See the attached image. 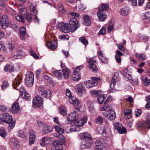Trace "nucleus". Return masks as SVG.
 I'll use <instances>...</instances> for the list:
<instances>
[{
    "label": "nucleus",
    "mask_w": 150,
    "mask_h": 150,
    "mask_svg": "<svg viewBox=\"0 0 150 150\" xmlns=\"http://www.w3.org/2000/svg\"><path fill=\"white\" fill-rule=\"evenodd\" d=\"M79 137L80 139L83 140L81 146L82 149H85L89 147L92 145V138L91 135L87 133H81L79 135Z\"/></svg>",
    "instance_id": "nucleus-1"
},
{
    "label": "nucleus",
    "mask_w": 150,
    "mask_h": 150,
    "mask_svg": "<svg viewBox=\"0 0 150 150\" xmlns=\"http://www.w3.org/2000/svg\"><path fill=\"white\" fill-rule=\"evenodd\" d=\"M79 112L73 111L68 116L67 121V123L68 124H71L72 122L75 123L77 120L81 118V115L79 113Z\"/></svg>",
    "instance_id": "nucleus-2"
},
{
    "label": "nucleus",
    "mask_w": 150,
    "mask_h": 150,
    "mask_svg": "<svg viewBox=\"0 0 150 150\" xmlns=\"http://www.w3.org/2000/svg\"><path fill=\"white\" fill-rule=\"evenodd\" d=\"M25 81L26 85L28 87L32 86L34 83V75L31 72H29L25 76Z\"/></svg>",
    "instance_id": "nucleus-3"
},
{
    "label": "nucleus",
    "mask_w": 150,
    "mask_h": 150,
    "mask_svg": "<svg viewBox=\"0 0 150 150\" xmlns=\"http://www.w3.org/2000/svg\"><path fill=\"white\" fill-rule=\"evenodd\" d=\"M100 78L96 77H91V80H88L86 81L85 86L86 87L90 88L96 86L98 85V82L100 80Z\"/></svg>",
    "instance_id": "nucleus-4"
},
{
    "label": "nucleus",
    "mask_w": 150,
    "mask_h": 150,
    "mask_svg": "<svg viewBox=\"0 0 150 150\" xmlns=\"http://www.w3.org/2000/svg\"><path fill=\"white\" fill-rule=\"evenodd\" d=\"M33 106L35 108H41L43 105V99L39 96L34 97L33 101Z\"/></svg>",
    "instance_id": "nucleus-5"
},
{
    "label": "nucleus",
    "mask_w": 150,
    "mask_h": 150,
    "mask_svg": "<svg viewBox=\"0 0 150 150\" xmlns=\"http://www.w3.org/2000/svg\"><path fill=\"white\" fill-rule=\"evenodd\" d=\"M57 27L59 29L61 30L62 31L65 33H67L70 31H71V28L69 24L68 23H60L57 25Z\"/></svg>",
    "instance_id": "nucleus-6"
},
{
    "label": "nucleus",
    "mask_w": 150,
    "mask_h": 150,
    "mask_svg": "<svg viewBox=\"0 0 150 150\" xmlns=\"http://www.w3.org/2000/svg\"><path fill=\"white\" fill-rule=\"evenodd\" d=\"M4 122L8 124V127L10 129H13L15 125V121H13L12 117L8 114L6 113Z\"/></svg>",
    "instance_id": "nucleus-7"
},
{
    "label": "nucleus",
    "mask_w": 150,
    "mask_h": 150,
    "mask_svg": "<svg viewBox=\"0 0 150 150\" xmlns=\"http://www.w3.org/2000/svg\"><path fill=\"white\" fill-rule=\"evenodd\" d=\"M69 25L71 28V32H74L79 28V25L78 21L74 17L72 18L70 20Z\"/></svg>",
    "instance_id": "nucleus-8"
},
{
    "label": "nucleus",
    "mask_w": 150,
    "mask_h": 150,
    "mask_svg": "<svg viewBox=\"0 0 150 150\" xmlns=\"http://www.w3.org/2000/svg\"><path fill=\"white\" fill-rule=\"evenodd\" d=\"M83 68V66H80L78 67L73 71V74L72 75V79L74 81H77L81 79V76L79 73L81 69Z\"/></svg>",
    "instance_id": "nucleus-9"
},
{
    "label": "nucleus",
    "mask_w": 150,
    "mask_h": 150,
    "mask_svg": "<svg viewBox=\"0 0 150 150\" xmlns=\"http://www.w3.org/2000/svg\"><path fill=\"white\" fill-rule=\"evenodd\" d=\"M76 92L78 95L81 97L85 94L86 91L85 88L82 83L77 84L76 86Z\"/></svg>",
    "instance_id": "nucleus-10"
},
{
    "label": "nucleus",
    "mask_w": 150,
    "mask_h": 150,
    "mask_svg": "<svg viewBox=\"0 0 150 150\" xmlns=\"http://www.w3.org/2000/svg\"><path fill=\"white\" fill-rule=\"evenodd\" d=\"M11 112L13 114H16L19 113L20 112L19 104L18 103L13 104L12 107Z\"/></svg>",
    "instance_id": "nucleus-11"
},
{
    "label": "nucleus",
    "mask_w": 150,
    "mask_h": 150,
    "mask_svg": "<svg viewBox=\"0 0 150 150\" xmlns=\"http://www.w3.org/2000/svg\"><path fill=\"white\" fill-rule=\"evenodd\" d=\"M88 62L89 63L90 68L91 70L93 72H96L97 68L95 64L96 61L92 59H89L88 60Z\"/></svg>",
    "instance_id": "nucleus-12"
},
{
    "label": "nucleus",
    "mask_w": 150,
    "mask_h": 150,
    "mask_svg": "<svg viewBox=\"0 0 150 150\" xmlns=\"http://www.w3.org/2000/svg\"><path fill=\"white\" fill-rule=\"evenodd\" d=\"M22 78L21 76L18 75L13 82V85L14 88L18 90L16 87L20 85L21 83Z\"/></svg>",
    "instance_id": "nucleus-13"
},
{
    "label": "nucleus",
    "mask_w": 150,
    "mask_h": 150,
    "mask_svg": "<svg viewBox=\"0 0 150 150\" xmlns=\"http://www.w3.org/2000/svg\"><path fill=\"white\" fill-rule=\"evenodd\" d=\"M97 16L100 21H104L107 17V15L105 12L103 11H98Z\"/></svg>",
    "instance_id": "nucleus-14"
},
{
    "label": "nucleus",
    "mask_w": 150,
    "mask_h": 150,
    "mask_svg": "<svg viewBox=\"0 0 150 150\" xmlns=\"http://www.w3.org/2000/svg\"><path fill=\"white\" fill-rule=\"evenodd\" d=\"M22 89H23L24 91H20V93L22 97L27 100H30L31 98L30 96L24 89V88H22Z\"/></svg>",
    "instance_id": "nucleus-15"
},
{
    "label": "nucleus",
    "mask_w": 150,
    "mask_h": 150,
    "mask_svg": "<svg viewBox=\"0 0 150 150\" xmlns=\"http://www.w3.org/2000/svg\"><path fill=\"white\" fill-rule=\"evenodd\" d=\"M36 137V133L33 130H31L30 132L29 144L32 145L34 143Z\"/></svg>",
    "instance_id": "nucleus-16"
},
{
    "label": "nucleus",
    "mask_w": 150,
    "mask_h": 150,
    "mask_svg": "<svg viewBox=\"0 0 150 150\" xmlns=\"http://www.w3.org/2000/svg\"><path fill=\"white\" fill-rule=\"evenodd\" d=\"M65 142V140L64 137L62 138V139L56 140L53 142V145L55 146H62Z\"/></svg>",
    "instance_id": "nucleus-17"
},
{
    "label": "nucleus",
    "mask_w": 150,
    "mask_h": 150,
    "mask_svg": "<svg viewBox=\"0 0 150 150\" xmlns=\"http://www.w3.org/2000/svg\"><path fill=\"white\" fill-rule=\"evenodd\" d=\"M45 45L51 49L54 50L57 47V43L56 41H52L50 42H47Z\"/></svg>",
    "instance_id": "nucleus-18"
},
{
    "label": "nucleus",
    "mask_w": 150,
    "mask_h": 150,
    "mask_svg": "<svg viewBox=\"0 0 150 150\" xmlns=\"http://www.w3.org/2000/svg\"><path fill=\"white\" fill-rule=\"evenodd\" d=\"M87 122V117H84L83 119H81L80 120H77L76 122L74 123L76 126H81L84 125Z\"/></svg>",
    "instance_id": "nucleus-19"
},
{
    "label": "nucleus",
    "mask_w": 150,
    "mask_h": 150,
    "mask_svg": "<svg viewBox=\"0 0 150 150\" xmlns=\"http://www.w3.org/2000/svg\"><path fill=\"white\" fill-rule=\"evenodd\" d=\"M110 100L107 98L105 102L104 105L100 108V110L101 111H108L110 110V106L109 105L107 104Z\"/></svg>",
    "instance_id": "nucleus-20"
},
{
    "label": "nucleus",
    "mask_w": 150,
    "mask_h": 150,
    "mask_svg": "<svg viewBox=\"0 0 150 150\" xmlns=\"http://www.w3.org/2000/svg\"><path fill=\"white\" fill-rule=\"evenodd\" d=\"M142 18L145 20L144 23H148L150 21V13L146 12L143 14Z\"/></svg>",
    "instance_id": "nucleus-21"
},
{
    "label": "nucleus",
    "mask_w": 150,
    "mask_h": 150,
    "mask_svg": "<svg viewBox=\"0 0 150 150\" xmlns=\"http://www.w3.org/2000/svg\"><path fill=\"white\" fill-rule=\"evenodd\" d=\"M123 54L122 52L119 50L116 51L115 55V58L116 61L118 63H120L121 61V56H122Z\"/></svg>",
    "instance_id": "nucleus-22"
},
{
    "label": "nucleus",
    "mask_w": 150,
    "mask_h": 150,
    "mask_svg": "<svg viewBox=\"0 0 150 150\" xmlns=\"http://www.w3.org/2000/svg\"><path fill=\"white\" fill-rule=\"evenodd\" d=\"M132 110L131 109H127L124 110L123 113L125 115V117L126 119H129L132 116Z\"/></svg>",
    "instance_id": "nucleus-23"
},
{
    "label": "nucleus",
    "mask_w": 150,
    "mask_h": 150,
    "mask_svg": "<svg viewBox=\"0 0 150 150\" xmlns=\"http://www.w3.org/2000/svg\"><path fill=\"white\" fill-rule=\"evenodd\" d=\"M42 77L46 81L49 83L51 86H52L54 85L53 81L49 76L47 75H43Z\"/></svg>",
    "instance_id": "nucleus-24"
},
{
    "label": "nucleus",
    "mask_w": 150,
    "mask_h": 150,
    "mask_svg": "<svg viewBox=\"0 0 150 150\" xmlns=\"http://www.w3.org/2000/svg\"><path fill=\"white\" fill-rule=\"evenodd\" d=\"M53 75L59 80L61 79L63 76L62 71L61 70H57L52 72Z\"/></svg>",
    "instance_id": "nucleus-25"
},
{
    "label": "nucleus",
    "mask_w": 150,
    "mask_h": 150,
    "mask_svg": "<svg viewBox=\"0 0 150 150\" xmlns=\"http://www.w3.org/2000/svg\"><path fill=\"white\" fill-rule=\"evenodd\" d=\"M111 135V132L110 129L108 127L105 126V128L104 132L103 135L106 137H110Z\"/></svg>",
    "instance_id": "nucleus-26"
},
{
    "label": "nucleus",
    "mask_w": 150,
    "mask_h": 150,
    "mask_svg": "<svg viewBox=\"0 0 150 150\" xmlns=\"http://www.w3.org/2000/svg\"><path fill=\"white\" fill-rule=\"evenodd\" d=\"M109 8V5L108 4H102L98 7V11H104L107 10Z\"/></svg>",
    "instance_id": "nucleus-27"
},
{
    "label": "nucleus",
    "mask_w": 150,
    "mask_h": 150,
    "mask_svg": "<svg viewBox=\"0 0 150 150\" xmlns=\"http://www.w3.org/2000/svg\"><path fill=\"white\" fill-rule=\"evenodd\" d=\"M69 99L70 103L73 104L74 105H77L79 103V101L74 96H72L70 98H69Z\"/></svg>",
    "instance_id": "nucleus-28"
},
{
    "label": "nucleus",
    "mask_w": 150,
    "mask_h": 150,
    "mask_svg": "<svg viewBox=\"0 0 150 150\" xmlns=\"http://www.w3.org/2000/svg\"><path fill=\"white\" fill-rule=\"evenodd\" d=\"M143 83L145 86H148L150 84V79L144 76H142Z\"/></svg>",
    "instance_id": "nucleus-29"
},
{
    "label": "nucleus",
    "mask_w": 150,
    "mask_h": 150,
    "mask_svg": "<svg viewBox=\"0 0 150 150\" xmlns=\"http://www.w3.org/2000/svg\"><path fill=\"white\" fill-rule=\"evenodd\" d=\"M83 23L84 24L87 26L91 24V21L88 16L85 15L83 17Z\"/></svg>",
    "instance_id": "nucleus-30"
},
{
    "label": "nucleus",
    "mask_w": 150,
    "mask_h": 150,
    "mask_svg": "<svg viewBox=\"0 0 150 150\" xmlns=\"http://www.w3.org/2000/svg\"><path fill=\"white\" fill-rule=\"evenodd\" d=\"M10 141L11 142L10 144L11 146L16 148L19 145V142L16 139H11Z\"/></svg>",
    "instance_id": "nucleus-31"
},
{
    "label": "nucleus",
    "mask_w": 150,
    "mask_h": 150,
    "mask_svg": "<svg viewBox=\"0 0 150 150\" xmlns=\"http://www.w3.org/2000/svg\"><path fill=\"white\" fill-rule=\"evenodd\" d=\"M95 146H100L105 144V139L100 138L97 139L95 142Z\"/></svg>",
    "instance_id": "nucleus-32"
},
{
    "label": "nucleus",
    "mask_w": 150,
    "mask_h": 150,
    "mask_svg": "<svg viewBox=\"0 0 150 150\" xmlns=\"http://www.w3.org/2000/svg\"><path fill=\"white\" fill-rule=\"evenodd\" d=\"M116 117L115 113L113 110H111L110 112L108 114V119L110 120H112L114 119Z\"/></svg>",
    "instance_id": "nucleus-33"
},
{
    "label": "nucleus",
    "mask_w": 150,
    "mask_h": 150,
    "mask_svg": "<svg viewBox=\"0 0 150 150\" xmlns=\"http://www.w3.org/2000/svg\"><path fill=\"white\" fill-rule=\"evenodd\" d=\"M106 95H99L97 98L99 104H102L104 102L105 99L106 97Z\"/></svg>",
    "instance_id": "nucleus-34"
},
{
    "label": "nucleus",
    "mask_w": 150,
    "mask_h": 150,
    "mask_svg": "<svg viewBox=\"0 0 150 150\" xmlns=\"http://www.w3.org/2000/svg\"><path fill=\"white\" fill-rule=\"evenodd\" d=\"M128 8L126 7H124L121 10L120 13L122 16H126L128 14Z\"/></svg>",
    "instance_id": "nucleus-35"
},
{
    "label": "nucleus",
    "mask_w": 150,
    "mask_h": 150,
    "mask_svg": "<svg viewBox=\"0 0 150 150\" xmlns=\"http://www.w3.org/2000/svg\"><path fill=\"white\" fill-rule=\"evenodd\" d=\"M137 127L140 130H142L143 128H147L144 122L138 123L137 124Z\"/></svg>",
    "instance_id": "nucleus-36"
},
{
    "label": "nucleus",
    "mask_w": 150,
    "mask_h": 150,
    "mask_svg": "<svg viewBox=\"0 0 150 150\" xmlns=\"http://www.w3.org/2000/svg\"><path fill=\"white\" fill-rule=\"evenodd\" d=\"M75 127L74 126H70L67 127L66 129V132L67 133H71L76 131Z\"/></svg>",
    "instance_id": "nucleus-37"
},
{
    "label": "nucleus",
    "mask_w": 150,
    "mask_h": 150,
    "mask_svg": "<svg viewBox=\"0 0 150 150\" xmlns=\"http://www.w3.org/2000/svg\"><path fill=\"white\" fill-rule=\"evenodd\" d=\"M99 58L103 63H107L108 62V59L104 57L102 52H100L98 54Z\"/></svg>",
    "instance_id": "nucleus-38"
},
{
    "label": "nucleus",
    "mask_w": 150,
    "mask_h": 150,
    "mask_svg": "<svg viewBox=\"0 0 150 150\" xmlns=\"http://www.w3.org/2000/svg\"><path fill=\"white\" fill-rule=\"evenodd\" d=\"M105 127V126L103 125L99 126L97 127V131L99 134H101L103 135V134L104 132Z\"/></svg>",
    "instance_id": "nucleus-39"
},
{
    "label": "nucleus",
    "mask_w": 150,
    "mask_h": 150,
    "mask_svg": "<svg viewBox=\"0 0 150 150\" xmlns=\"http://www.w3.org/2000/svg\"><path fill=\"white\" fill-rule=\"evenodd\" d=\"M135 56L140 61H142L145 59V56L142 54H139L137 53H136Z\"/></svg>",
    "instance_id": "nucleus-40"
},
{
    "label": "nucleus",
    "mask_w": 150,
    "mask_h": 150,
    "mask_svg": "<svg viewBox=\"0 0 150 150\" xmlns=\"http://www.w3.org/2000/svg\"><path fill=\"white\" fill-rule=\"evenodd\" d=\"M62 72L63 73V75L64 78L65 79L67 78L70 74L69 69L68 68H67L62 70Z\"/></svg>",
    "instance_id": "nucleus-41"
},
{
    "label": "nucleus",
    "mask_w": 150,
    "mask_h": 150,
    "mask_svg": "<svg viewBox=\"0 0 150 150\" xmlns=\"http://www.w3.org/2000/svg\"><path fill=\"white\" fill-rule=\"evenodd\" d=\"M59 112L61 114L64 116L67 114V112L66 108L63 106H61L59 109Z\"/></svg>",
    "instance_id": "nucleus-42"
},
{
    "label": "nucleus",
    "mask_w": 150,
    "mask_h": 150,
    "mask_svg": "<svg viewBox=\"0 0 150 150\" xmlns=\"http://www.w3.org/2000/svg\"><path fill=\"white\" fill-rule=\"evenodd\" d=\"M123 75L125 79L127 81H129L130 83H132L133 82V80L131 79V74L125 73L123 74Z\"/></svg>",
    "instance_id": "nucleus-43"
},
{
    "label": "nucleus",
    "mask_w": 150,
    "mask_h": 150,
    "mask_svg": "<svg viewBox=\"0 0 150 150\" xmlns=\"http://www.w3.org/2000/svg\"><path fill=\"white\" fill-rule=\"evenodd\" d=\"M6 131L3 127L0 128V136L3 138L5 137L6 135Z\"/></svg>",
    "instance_id": "nucleus-44"
},
{
    "label": "nucleus",
    "mask_w": 150,
    "mask_h": 150,
    "mask_svg": "<svg viewBox=\"0 0 150 150\" xmlns=\"http://www.w3.org/2000/svg\"><path fill=\"white\" fill-rule=\"evenodd\" d=\"M144 122L147 127V128H150V115H148L146 118V119Z\"/></svg>",
    "instance_id": "nucleus-45"
},
{
    "label": "nucleus",
    "mask_w": 150,
    "mask_h": 150,
    "mask_svg": "<svg viewBox=\"0 0 150 150\" xmlns=\"http://www.w3.org/2000/svg\"><path fill=\"white\" fill-rule=\"evenodd\" d=\"M0 21H2L3 22H5L6 23L9 24V21L8 17V16L6 15H3L1 18V19L0 20Z\"/></svg>",
    "instance_id": "nucleus-46"
},
{
    "label": "nucleus",
    "mask_w": 150,
    "mask_h": 150,
    "mask_svg": "<svg viewBox=\"0 0 150 150\" xmlns=\"http://www.w3.org/2000/svg\"><path fill=\"white\" fill-rule=\"evenodd\" d=\"M51 95V91L50 90H47L45 91L44 95H43V97L46 98H50Z\"/></svg>",
    "instance_id": "nucleus-47"
},
{
    "label": "nucleus",
    "mask_w": 150,
    "mask_h": 150,
    "mask_svg": "<svg viewBox=\"0 0 150 150\" xmlns=\"http://www.w3.org/2000/svg\"><path fill=\"white\" fill-rule=\"evenodd\" d=\"M37 123L40 128H43L47 126V124L40 120H37Z\"/></svg>",
    "instance_id": "nucleus-48"
},
{
    "label": "nucleus",
    "mask_w": 150,
    "mask_h": 150,
    "mask_svg": "<svg viewBox=\"0 0 150 150\" xmlns=\"http://www.w3.org/2000/svg\"><path fill=\"white\" fill-rule=\"evenodd\" d=\"M54 128L55 129L56 131L59 134H61L64 133V130L63 129L60 127L59 126H54Z\"/></svg>",
    "instance_id": "nucleus-49"
},
{
    "label": "nucleus",
    "mask_w": 150,
    "mask_h": 150,
    "mask_svg": "<svg viewBox=\"0 0 150 150\" xmlns=\"http://www.w3.org/2000/svg\"><path fill=\"white\" fill-rule=\"evenodd\" d=\"M90 92L92 96L96 97L100 95V91L97 90H93L91 91Z\"/></svg>",
    "instance_id": "nucleus-50"
},
{
    "label": "nucleus",
    "mask_w": 150,
    "mask_h": 150,
    "mask_svg": "<svg viewBox=\"0 0 150 150\" xmlns=\"http://www.w3.org/2000/svg\"><path fill=\"white\" fill-rule=\"evenodd\" d=\"M47 140V137H44L42 138V139L40 141L41 146L42 147L45 146Z\"/></svg>",
    "instance_id": "nucleus-51"
},
{
    "label": "nucleus",
    "mask_w": 150,
    "mask_h": 150,
    "mask_svg": "<svg viewBox=\"0 0 150 150\" xmlns=\"http://www.w3.org/2000/svg\"><path fill=\"white\" fill-rule=\"evenodd\" d=\"M79 40L85 45H86L88 43V41L84 37H80L79 38Z\"/></svg>",
    "instance_id": "nucleus-52"
},
{
    "label": "nucleus",
    "mask_w": 150,
    "mask_h": 150,
    "mask_svg": "<svg viewBox=\"0 0 150 150\" xmlns=\"http://www.w3.org/2000/svg\"><path fill=\"white\" fill-rule=\"evenodd\" d=\"M43 128V132L45 134H47L50 133L51 131L50 127L47 124L46 127H45Z\"/></svg>",
    "instance_id": "nucleus-53"
},
{
    "label": "nucleus",
    "mask_w": 150,
    "mask_h": 150,
    "mask_svg": "<svg viewBox=\"0 0 150 150\" xmlns=\"http://www.w3.org/2000/svg\"><path fill=\"white\" fill-rule=\"evenodd\" d=\"M95 150H106L107 148L105 144L98 146H95Z\"/></svg>",
    "instance_id": "nucleus-54"
},
{
    "label": "nucleus",
    "mask_w": 150,
    "mask_h": 150,
    "mask_svg": "<svg viewBox=\"0 0 150 150\" xmlns=\"http://www.w3.org/2000/svg\"><path fill=\"white\" fill-rule=\"evenodd\" d=\"M45 91L42 86L39 87L38 88V93L40 95L43 96L44 95V93Z\"/></svg>",
    "instance_id": "nucleus-55"
},
{
    "label": "nucleus",
    "mask_w": 150,
    "mask_h": 150,
    "mask_svg": "<svg viewBox=\"0 0 150 150\" xmlns=\"http://www.w3.org/2000/svg\"><path fill=\"white\" fill-rule=\"evenodd\" d=\"M25 18L28 22L29 23H30L32 21V15L30 13H27L25 16Z\"/></svg>",
    "instance_id": "nucleus-56"
},
{
    "label": "nucleus",
    "mask_w": 150,
    "mask_h": 150,
    "mask_svg": "<svg viewBox=\"0 0 150 150\" xmlns=\"http://www.w3.org/2000/svg\"><path fill=\"white\" fill-rule=\"evenodd\" d=\"M16 19L19 22H22L23 23H25L23 17L21 15H18L16 17Z\"/></svg>",
    "instance_id": "nucleus-57"
},
{
    "label": "nucleus",
    "mask_w": 150,
    "mask_h": 150,
    "mask_svg": "<svg viewBox=\"0 0 150 150\" xmlns=\"http://www.w3.org/2000/svg\"><path fill=\"white\" fill-rule=\"evenodd\" d=\"M138 37L141 39L145 41H147L149 39V38L148 36L144 35L139 34L138 35Z\"/></svg>",
    "instance_id": "nucleus-58"
},
{
    "label": "nucleus",
    "mask_w": 150,
    "mask_h": 150,
    "mask_svg": "<svg viewBox=\"0 0 150 150\" xmlns=\"http://www.w3.org/2000/svg\"><path fill=\"white\" fill-rule=\"evenodd\" d=\"M103 118L100 116L96 119V122L98 124H100L103 122Z\"/></svg>",
    "instance_id": "nucleus-59"
},
{
    "label": "nucleus",
    "mask_w": 150,
    "mask_h": 150,
    "mask_svg": "<svg viewBox=\"0 0 150 150\" xmlns=\"http://www.w3.org/2000/svg\"><path fill=\"white\" fill-rule=\"evenodd\" d=\"M8 24L0 21V28L5 29L7 27Z\"/></svg>",
    "instance_id": "nucleus-60"
},
{
    "label": "nucleus",
    "mask_w": 150,
    "mask_h": 150,
    "mask_svg": "<svg viewBox=\"0 0 150 150\" xmlns=\"http://www.w3.org/2000/svg\"><path fill=\"white\" fill-rule=\"evenodd\" d=\"M9 86V83L7 81H4L1 86L3 89H4Z\"/></svg>",
    "instance_id": "nucleus-61"
},
{
    "label": "nucleus",
    "mask_w": 150,
    "mask_h": 150,
    "mask_svg": "<svg viewBox=\"0 0 150 150\" xmlns=\"http://www.w3.org/2000/svg\"><path fill=\"white\" fill-rule=\"evenodd\" d=\"M122 127V125L119 123L116 122L115 123L114 125V129L117 130V131L120 128Z\"/></svg>",
    "instance_id": "nucleus-62"
},
{
    "label": "nucleus",
    "mask_w": 150,
    "mask_h": 150,
    "mask_svg": "<svg viewBox=\"0 0 150 150\" xmlns=\"http://www.w3.org/2000/svg\"><path fill=\"white\" fill-rule=\"evenodd\" d=\"M106 33V29L104 27H103L100 30L98 33V35H103Z\"/></svg>",
    "instance_id": "nucleus-63"
},
{
    "label": "nucleus",
    "mask_w": 150,
    "mask_h": 150,
    "mask_svg": "<svg viewBox=\"0 0 150 150\" xmlns=\"http://www.w3.org/2000/svg\"><path fill=\"white\" fill-rule=\"evenodd\" d=\"M117 131H118L120 133L123 134L126 133V130L125 127H123V126H122V127H121L120 129V128H119V129Z\"/></svg>",
    "instance_id": "nucleus-64"
}]
</instances>
